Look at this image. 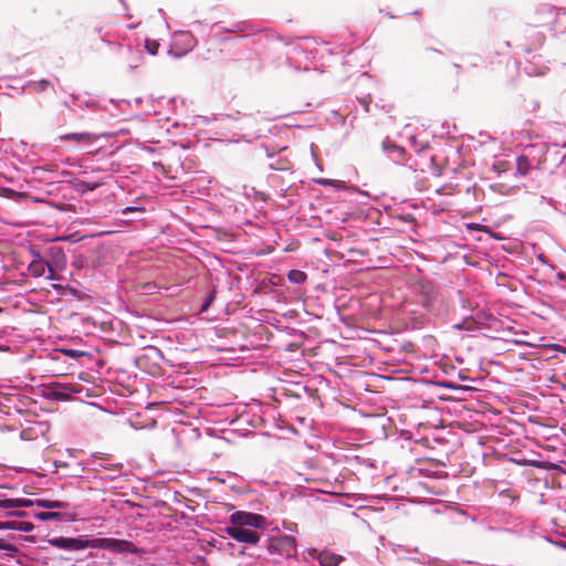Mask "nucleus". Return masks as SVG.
<instances>
[{
  "mask_svg": "<svg viewBox=\"0 0 566 566\" xmlns=\"http://www.w3.org/2000/svg\"><path fill=\"white\" fill-rule=\"evenodd\" d=\"M109 538L103 537V538H93V539H84L85 548H108Z\"/></svg>",
  "mask_w": 566,
  "mask_h": 566,
  "instance_id": "obj_14",
  "label": "nucleus"
},
{
  "mask_svg": "<svg viewBox=\"0 0 566 566\" xmlns=\"http://www.w3.org/2000/svg\"><path fill=\"white\" fill-rule=\"evenodd\" d=\"M537 20L535 22L536 27H553L557 19V12L554 8L548 4H542L536 10Z\"/></svg>",
  "mask_w": 566,
  "mask_h": 566,
  "instance_id": "obj_4",
  "label": "nucleus"
},
{
  "mask_svg": "<svg viewBox=\"0 0 566 566\" xmlns=\"http://www.w3.org/2000/svg\"><path fill=\"white\" fill-rule=\"evenodd\" d=\"M0 530H6V522H0Z\"/></svg>",
  "mask_w": 566,
  "mask_h": 566,
  "instance_id": "obj_29",
  "label": "nucleus"
},
{
  "mask_svg": "<svg viewBox=\"0 0 566 566\" xmlns=\"http://www.w3.org/2000/svg\"><path fill=\"white\" fill-rule=\"evenodd\" d=\"M0 499H8L4 494L0 493Z\"/></svg>",
  "mask_w": 566,
  "mask_h": 566,
  "instance_id": "obj_31",
  "label": "nucleus"
},
{
  "mask_svg": "<svg viewBox=\"0 0 566 566\" xmlns=\"http://www.w3.org/2000/svg\"><path fill=\"white\" fill-rule=\"evenodd\" d=\"M419 302L428 310H430L433 306V303L436 302L438 297L437 290L429 283H421L419 285Z\"/></svg>",
  "mask_w": 566,
  "mask_h": 566,
  "instance_id": "obj_5",
  "label": "nucleus"
},
{
  "mask_svg": "<svg viewBox=\"0 0 566 566\" xmlns=\"http://www.w3.org/2000/svg\"><path fill=\"white\" fill-rule=\"evenodd\" d=\"M145 48L151 55H156L159 49V43L156 41L147 40Z\"/></svg>",
  "mask_w": 566,
  "mask_h": 566,
  "instance_id": "obj_21",
  "label": "nucleus"
},
{
  "mask_svg": "<svg viewBox=\"0 0 566 566\" xmlns=\"http://www.w3.org/2000/svg\"><path fill=\"white\" fill-rule=\"evenodd\" d=\"M33 528H34V526L30 522H23V521H19L18 522V530L17 531L31 532Z\"/></svg>",
  "mask_w": 566,
  "mask_h": 566,
  "instance_id": "obj_22",
  "label": "nucleus"
},
{
  "mask_svg": "<svg viewBox=\"0 0 566 566\" xmlns=\"http://www.w3.org/2000/svg\"><path fill=\"white\" fill-rule=\"evenodd\" d=\"M3 310L0 307V313L2 312Z\"/></svg>",
  "mask_w": 566,
  "mask_h": 566,
  "instance_id": "obj_32",
  "label": "nucleus"
},
{
  "mask_svg": "<svg viewBox=\"0 0 566 566\" xmlns=\"http://www.w3.org/2000/svg\"><path fill=\"white\" fill-rule=\"evenodd\" d=\"M51 544L66 551H81L85 548L84 539L82 538L56 537L51 541Z\"/></svg>",
  "mask_w": 566,
  "mask_h": 566,
  "instance_id": "obj_7",
  "label": "nucleus"
},
{
  "mask_svg": "<svg viewBox=\"0 0 566 566\" xmlns=\"http://www.w3.org/2000/svg\"><path fill=\"white\" fill-rule=\"evenodd\" d=\"M51 86H52V83L50 81H48V80H41V81L34 82V83L31 84V87L35 92H43L48 87H51Z\"/></svg>",
  "mask_w": 566,
  "mask_h": 566,
  "instance_id": "obj_20",
  "label": "nucleus"
},
{
  "mask_svg": "<svg viewBox=\"0 0 566 566\" xmlns=\"http://www.w3.org/2000/svg\"><path fill=\"white\" fill-rule=\"evenodd\" d=\"M287 279L290 282L295 284H303L307 280V275L305 272L300 270H291L287 274Z\"/></svg>",
  "mask_w": 566,
  "mask_h": 566,
  "instance_id": "obj_17",
  "label": "nucleus"
},
{
  "mask_svg": "<svg viewBox=\"0 0 566 566\" xmlns=\"http://www.w3.org/2000/svg\"><path fill=\"white\" fill-rule=\"evenodd\" d=\"M9 515H14V516H24L25 515V512L23 511H18V512H10Z\"/></svg>",
  "mask_w": 566,
  "mask_h": 566,
  "instance_id": "obj_27",
  "label": "nucleus"
},
{
  "mask_svg": "<svg viewBox=\"0 0 566 566\" xmlns=\"http://www.w3.org/2000/svg\"><path fill=\"white\" fill-rule=\"evenodd\" d=\"M59 512H39L35 514V518L39 521H49L60 517Z\"/></svg>",
  "mask_w": 566,
  "mask_h": 566,
  "instance_id": "obj_19",
  "label": "nucleus"
},
{
  "mask_svg": "<svg viewBox=\"0 0 566 566\" xmlns=\"http://www.w3.org/2000/svg\"><path fill=\"white\" fill-rule=\"evenodd\" d=\"M342 560V557L328 554V553H322L319 555V563L322 566H338Z\"/></svg>",
  "mask_w": 566,
  "mask_h": 566,
  "instance_id": "obj_15",
  "label": "nucleus"
},
{
  "mask_svg": "<svg viewBox=\"0 0 566 566\" xmlns=\"http://www.w3.org/2000/svg\"><path fill=\"white\" fill-rule=\"evenodd\" d=\"M214 294H216L214 291L210 293L208 300L206 301V303L201 307V312H205L210 306V304L212 303V301L214 298Z\"/></svg>",
  "mask_w": 566,
  "mask_h": 566,
  "instance_id": "obj_25",
  "label": "nucleus"
},
{
  "mask_svg": "<svg viewBox=\"0 0 566 566\" xmlns=\"http://www.w3.org/2000/svg\"><path fill=\"white\" fill-rule=\"evenodd\" d=\"M517 343L526 344V345H531L530 343H527V342H525V340H518Z\"/></svg>",
  "mask_w": 566,
  "mask_h": 566,
  "instance_id": "obj_30",
  "label": "nucleus"
},
{
  "mask_svg": "<svg viewBox=\"0 0 566 566\" xmlns=\"http://www.w3.org/2000/svg\"><path fill=\"white\" fill-rule=\"evenodd\" d=\"M33 501L29 499H0V509L11 510L19 507H30Z\"/></svg>",
  "mask_w": 566,
  "mask_h": 566,
  "instance_id": "obj_10",
  "label": "nucleus"
},
{
  "mask_svg": "<svg viewBox=\"0 0 566 566\" xmlns=\"http://www.w3.org/2000/svg\"><path fill=\"white\" fill-rule=\"evenodd\" d=\"M62 353L72 358H77L85 355V353L75 349H62Z\"/></svg>",
  "mask_w": 566,
  "mask_h": 566,
  "instance_id": "obj_24",
  "label": "nucleus"
},
{
  "mask_svg": "<svg viewBox=\"0 0 566 566\" xmlns=\"http://www.w3.org/2000/svg\"><path fill=\"white\" fill-rule=\"evenodd\" d=\"M99 182L90 184L83 180H75L73 187L76 191L84 193L86 191H92L96 189L97 187H99Z\"/></svg>",
  "mask_w": 566,
  "mask_h": 566,
  "instance_id": "obj_16",
  "label": "nucleus"
},
{
  "mask_svg": "<svg viewBox=\"0 0 566 566\" xmlns=\"http://www.w3.org/2000/svg\"><path fill=\"white\" fill-rule=\"evenodd\" d=\"M0 549L7 552H17L14 545L6 542L3 538H0Z\"/></svg>",
  "mask_w": 566,
  "mask_h": 566,
  "instance_id": "obj_23",
  "label": "nucleus"
},
{
  "mask_svg": "<svg viewBox=\"0 0 566 566\" xmlns=\"http://www.w3.org/2000/svg\"><path fill=\"white\" fill-rule=\"evenodd\" d=\"M59 140L74 142L80 145H90L97 139V136L92 133H69L60 135Z\"/></svg>",
  "mask_w": 566,
  "mask_h": 566,
  "instance_id": "obj_8",
  "label": "nucleus"
},
{
  "mask_svg": "<svg viewBox=\"0 0 566 566\" xmlns=\"http://www.w3.org/2000/svg\"><path fill=\"white\" fill-rule=\"evenodd\" d=\"M382 149L384 150H392L398 154V157H402V155L405 153L402 147H399L389 140L382 143Z\"/></svg>",
  "mask_w": 566,
  "mask_h": 566,
  "instance_id": "obj_18",
  "label": "nucleus"
},
{
  "mask_svg": "<svg viewBox=\"0 0 566 566\" xmlns=\"http://www.w3.org/2000/svg\"><path fill=\"white\" fill-rule=\"evenodd\" d=\"M231 526H252V527H261L264 523V517L254 513L247 512H235L231 515Z\"/></svg>",
  "mask_w": 566,
  "mask_h": 566,
  "instance_id": "obj_3",
  "label": "nucleus"
},
{
  "mask_svg": "<svg viewBox=\"0 0 566 566\" xmlns=\"http://www.w3.org/2000/svg\"><path fill=\"white\" fill-rule=\"evenodd\" d=\"M532 169V164L527 156L521 155L516 158V172L521 176H526Z\"/></svg>",
  "mask_w": 566,
  "mask_h": 566,
  "instance_id": "obj_12",
  "label": "nucleus"
},
{
  "mask_svg": "<svg viewBox=\"0 0 566 566\" xmlns=\"http://www.w3.org/2000/svg\"><path fill=\"white\" fill-rule=\"evenodd\" d=\"M135 210H140L139 208H134V207H127L125 210H124V213L126 212H132V211H135Z\"/></svg>",
  "mask_w": 566,
  "mask_h": 566,
  "instance_id": "obj_28",
  "label": "nucleus"
},
{
  "mask_svg": "<svg viewBox=\"0 0 566 566\" xmlns=\"http://www.w3.org/2000/svg\"><path fill=\"white\" fill-rule=\"evenodd\" d=\"M107 549L114 553H137V548L132 542L117 538H109Z\"/></svg>",
  "mask_w": 566,
  "mask_h": 566,
  "instance_id": "obj_9",
  "label": "nucleus"
},
{
  "mask_svg": "<svg viewBox=\"0 0 566 566\" xmlns=\"http://www.w3.org/2000/svg\"><path fill=\"white\" fill-rule=\"evenodd\" d=\"M46 270L50 273V275H48V279L52 280L53 270L51 265L40 256V254H36L35 259H33L32 262L29 264V272L34 277L43 276Z\"/></svg>",
  "mask_w": 566,
  "mask_h": 566,
  "instance_id": "obj_6",
  "label": "nucleus"
},
{
  "mask_svg": "<svg viewBox=\"0 0 566 566\" xmlns=\"http://www.w3.org/2000/svg\"><path fill=\"white\" fill-rule=\"evenodd\" d=\"M269 551L285 557L295 556L297 552L296 539L291 535L273 536L269 541Z\"/></svg>",
  "mask_w": 566,
  "mask_h": 566,
  "instance_id": "obj_1",
  "label": "nucleus"
},
{
  "mask_svg": "<svg viewBox=\"0 0 566 566\" xmlns=\"http://www.w3.org/2000/svg\"><path fill=\"white\" fill-rule=\"evenodd\" d=\"M33 505H38L44 509H65L67 503L63 501H50V500H35Z\"/></svg>",
  "mask_w": 566,
  "mask_h": 566,
  "instance_id": "obj_13",
  "label": "nucleus"
},
{
  "mask_svg": "<svg viewBox=\"0 0 566 566\" xmlns=\"http://www.w3.org/2000/svg\"><path fill=\"white\" fill-rule=\"evenodd\" d=\"M227 534L240 543L255 545L260 541V535L256 531L241 526L227 527Z\"/></svg>",
  "mask_w": 566,
  "mask_h": 566,
  "instance_id": "obj_2",
  "label": "nucleus"
},
{
  "mask_svg": "<svg viewBox=\"0 0 566 566\" xmlns=\"http://www.w3.org/2000/svg\"><path fill=\"white\" fill-rule=\"evenodd\" d=\"M18 522L19 521L6 522V530H18Z\"/></svg>",
  "mask_w": 566,
  "mask_h": 566,
  "instance_id": "obj_26",
  "label": "nucleus"
},
{
  "mask_svg": "<svg viewBox=\"0 0 566 566\" xmlns=\"http://www.w3.org/2000/svg\"><path fill=\"white\" fill-rule=\"evenodd\" d=\"M442 55L440 50L433 48H424L421 53V61L429 65L432 64L437 59H440Z\"/></svg>",
  "mask_w": 566,
  "mask_h": 566,
  "instance_id": "obj_11",
  "label": "nucleus"
}]
</instances>
